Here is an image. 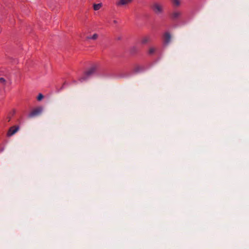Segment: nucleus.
<instances>
[{
	"instance_id": "obj_8",
	"label": "nucleus",
	"mask_w": 249,
	"mask_h": 249,
	"mask_svg": "<svg viewBox=\"0 0 249 249\" xmlns=\"http://www.w3.org/2000/svg\"><path fill=\"white\" fill-rule=\"evenodd\" d=\"M157 49L154 47H151L149 48L148 51V54L150 55H152L157 52Z\"/></svg>"
},
{
	"instance_id": "obj_1",
	"label": "nucleus",
	"mask_w": 249,
	"mask_h": 249,
	"mask_svg": "<svg viewBox=\"0 0 249 249\" xmlns=\"http://www.w3.org/2000/svg\"><path fill=\"white\" fill-rule=\"evenodd\" d=\"M97 70V66L96 65L91 66L89 70L85 72L83 76L78 79V81L81 83L87 81L95 74Z\"/></svg>"
},
{
	"instance_id": "obj_4",
	"label": "nucleus",
	"mask_w": 249,
	"mask_h": 249,
	"mask_svg": "<svg viewBox=\"0 0 249 249\" xmlns=\"http://www.w3.org/2000/svg\"><path fill=\"white\" fill-rule=\"evenodd\" d=\"M171 40V35L168 32H166L163 36V44L164 46L167 45Z\"/></svg>"
},
{
	"instance_id": "obj_14",
	"label": "nucleus",
	"mask_w": 249,
	"mask_h": 249,
	"mask_svg": "<svg viewBox=\"0 0 249 249\" xmlns=\"http://www.w3.org/2000/svg\"><path fill=\"white\" fill-rule=\"evenodd\" d=\"M173 1V2L175 4L176 6H178L180 4V2L179 0H172Z\"/></svg>"
},
{
	"instance_id": "obj_2",
	"label": "nucleus",
	"mask_w": 249,
	"mask_h": 249,
	"mask_svg": "<svg viewBox=\"0 0 249 249\" xmlns=\"http://www.w3.org/2000/svg\"><path fill=\"white\" fill-rule=\"evenodd\" d=\"M151 9L153 12L158 16L162 15L163 14V6L159 2H156L153 3L151 5Z\"/></svg>"
},
{
	"instance_id": "obj_6",
	"label": "nucleus",
	"mask_w": 249,
	"mask_h": 249,
	"mask_svg": "<svg viewBox=\"0 0 249 249\" xmlns=\"http://www.w3.org/2000/svg\"><path fill=\"white\" fill-rule=\"evenodd\" d=\"M181 15L180 12L178 11H175L173 12V13L171 15V18L173 20H176Z\"/></svg>"
},
{
	"instance_id": "obj_13",
	"label": "nucleus",
	"mask_w": 249,
	"mask_h": 249,
	"mask_svg": "<svg viewBox=\"0 0 249 249\" xmlns=\"http://www.w3.org/2000/svg\"><path fill=\"white\" fill-rule=\"evenodd\" d=\"M0 83L3 85H5L6 83H7V82L6 81V80L4 78L0 77Z\"/></svg>"
},
{
	"instance_id": "obj_11",
	"label": "nucleus",
	"mask_w": 249,
	"mask_h": 249,
	"mask_svg": "<svg viewBox=\"0 0 249 249\" xmlns=\"http://www.w3.org/2000/svg\"><path fill=\"white\" fill-rule=\"evenodd\" d=\"M102 6L101 3H98L94 4L93 8L94 10H98Z\"/></svg>"
},
{
	"instance_id": "obj_12",
	"label": "nucleus",
	"mask_w": 249,
	"mask_h": 249,
	"mask_svg": "<svg viewBox=\"0 0 249 249\" xmlns=\"http://www.w3.org/2000/svg\"><path fill=\"white\" fill-rule=\"evenodd\" d=\"M97 37H98V35L97 34H94L93 36H88L87 38L88 39H91L93 40H95L97 39Z\"/></svg>"
},
{
	"instance_id": "obj_5",
	"label": "nucleus",
	"mask_w": 249,
	"mask_h": 249,
	"mask_svg": "<svg viewBox=\"0 0 249 249\" xmlns=\"http://www.w3.org/2000/svg\"><path fill=\"white\" fill-rule=\"evenodd\" d=\"M133 0H120L116 2V4L118 6L125 5L131 3Z\"/></svg>"
},
{
	"instance_id": "obj_10",
	"label": "nucleus",
	"mask_w": 249,
	"mask_h": 249,
	"mask_svg": "<svg viewBox=\"0 0 249 249\" xmlns=\"http://www.w3.org/2000/svg\"><path fill=\"white\" fill-rule=\"evenodd\" d=\"M135 71L137 72H140L144 71V68L142 67H137L135 68Z\"/></svg>"
},
{
	"instance_id": "obj_7",
	"label": "nucleus",
	"mask_w": 249,
	"mask_h": 249,
	"mask_svg": "<svg viewBox=\"0 0 249 249\" xmlns=\"http://www.w3.org/2000/svg\"><path fill=\"white\" fill-rule=\"evenodd\" d=\"M16 133V125H13L11 127L7 132V136L8 137H11Z\"/></svg>"
},
{
	"instance_id": "obj_19",
	"label": "nucleus",
	"mask_w": 249,
	"mask_h": 249,
	"mask_svg": "<svg viewBox=\"0 0 249 249\" xmlns=\"http://www.w3.org/2000/svg\"><path fill=\"white\" fill-rule=\"evenodd\" d=\"M72 82L73 83H77L76 81H75V80H73Z\"/></svg>"
},
{
	"instance_id": "obj_15",
	"label": "nucleus",
	"mask_w": 249,
	"mask_h": 249,
	"mask_svg": "<svg viewBox=\"0 0 249 249\" xmlns=\"http://www.w3.org/2000/svg\"><path fill=\"white\" fill-rule=\"evenodd\" d=\"M43 98V95L41 93H39L37 97V99L38 101L41 100Z\"/></svg>"
},
{
	"instance_id": "obj_17",
	"label": "nucleus",
	"mask_w": 249,
	"mask_h": 249,
	"mask_svg": "<svg viewBox=\"0 0 249 249\" xmlns=\"http://www.w3.org/2000/svg\"><path fill=\"white\" fill-rule=\"evenodd\" d=\"M10 120H11V117H10V116H8L6 118L5 121L9 122L10 121Z\"/></svg>"
},
{
	"instance_id": "obj_3",
	"label": "nucleus",
	"mask_w": 249,
	"mask_h": 249,
	"mask_svg": "<svg viewBox=\"0 0 249 249\" xmlns=\"http://www.w3.org/2000/svg\"><path fill=\"white\" fill-rule=\"evenodd\" d=\"M43 110L42 107H38L33 109L28 115L29 118H34L41 114Z\"/></svg>"
},
{
	"instance_id": "obj_16",
	"label": "nucleus",
	"mask_w": 249,
	"mask_h": 249,
	"mask_svg": "<svg viewBox=\"0 0 249 249\" xmlns=\"http://www.w3.org/2000/svg\"><path fill=\"white\" fill-rule=\"evenodd\" d=\"M68 85V83L66 82H64V83L63 84V86H62V87L61 88V89H63L65 88V87Z\"/></svg>"
},
{
	"instance_id": "obj_20",
	"label": "nucleus",
	"mask_w": 249,
	"mask_h": 249,
	"mask_svg": "<svg viewBox=\"0 0 249 249\" xmlns=\"http://www.w3.org/2000/svg\"><path fill=\"white\" fill-rule=\"evenodd\" d=\"M3 148L0 149V152H2V151H3Z\"/></svg>"
},
{
	"instance_id": "obj_9",
	"label": "nucleus",
	"mask_w": 249,
	"mask_h": 249,
	"mask_svg": "<svg viewBox=\"0 0 249 249\" xmlns=\"http://www.w3.org/2000/svg\"><path fill=\"white\" fill-rule=\"evenodd\" d=\"M150 40V38L149 36H145L144 37L142 40V43L143 44H145L148 42Z\"/></svg>"
},
{
	"instance_id": "obj_18",
	"label": "nucleus",
	"mask_w": 249,
	"mask_h": 249,
	"mask_svg": "<svg viewBox=\"0 0 249 249\" xmlns=\"http://www.w3.org/2000/svg\"><path fill=\"white\" fill-rule=\"evenodd\" d=\"M19 128L18 125H17V132L18 131Z\"/></svg>"
}]
</instances>
